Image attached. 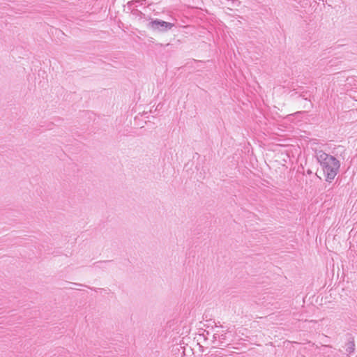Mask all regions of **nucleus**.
Returning <instances> with one entry per match:
<instances>
[{
	"label": "nucleus",
	"instance_id": "nucleus-1",
	"mask_svg": "<svg viewBox=\"0 0 357 357\" xmlns=\"http://www.w3.org/2000/svg\"><path fill=\"white\" fill-rule=\"evenodd\" d=\"M316 158L321 167L326 181L331 183L339 172L340 162L335 156L323 151L317 152Z\"/></svg>",
	"mask_w": 357,
	"mask_h": 357
},
{
	"label": "nucleus",
	"instance_id": "nucleus-2",
	"mask_svg": "<svg viewBox=\"0 0 357 357\" xmlns=\"http://www.w3.org/2000/svg\"><path fill=\"white\" fill-rule=\"evenodd\" d=\"M215 328L217 330L213 335V340L212 342L215 345V347H227L229 344L230 340L227 337V332L222 329V326H218L215 325Z\"/></svg>",
	"mask_w": 357,
	"mask_h": 357
},
{
	"label": "nucleus",
	"instance_id": "nucleus-3",
	"mask_svg": "<svg viewBox=\"0 0 357 357\" xmlns=\"http://www.w3.org/2000/svg\"><path fill=\"white\" fill-rule=\"evenodd\" d=\"M174 26V24L156 19L151 20L149 23V27L153 31L165 32L170 30Z\"/></svg>",
	"mask_w": 357,
	"mask_h": 357
},
{
	"label": "nucleus",
	"instance_id": "nucleus-4",
	"mask_svg": "<svg viewBox=\"0 0 357 357\" xmlns=\"http://www.w3.org/2000/svg\"><path fill=\"white\" fill-rule=\"evenodd\" d=\"M346 340L347 342L345 344V350L348 354H352L355 351L354 338L349 333L346 335Z\"/></svg>",
	"mask_w": 357,
	"mask_h": 357
},
{
	"label": "nucleus",
	"instance_id": "nucleus-5",
	"mask_svg": "<svg viewBox=\"0 0 357 357\" xmlns=\"http://www.w3.org/2000/svg\"><path fill=\"white\" fill-rule=\"evenodd\" d=\"M67 284L69 285V287H65V289H66L68 290H76V291L80 290L79 289H77V287H75V286H79V284L71 283V282H68Z\"/></svg>",
	"mask_w": 357,
	"mask_h": 357
},
{
	"label": "nucleus",
	"instance_id": "nucleus-6",
	"mask_svg": "<svg viewBox=\"0 0 357 357\" xmlns=\"http://www.w3.org/2000/svg\"><path fill=\"white\" fill-rule=\"evenodd\" d=\"M111 262H112V261H100L96 262L95 264L98 267H101L100 265L107 264H109Z\"/></svg>",
	"mask_w": 357,
	"mask_h": 357
},
{
	"label": "nucleus",
	"instance_id": "nucleus-7",
	"mask_svg": "<svg viewBox=\"0 0 357 357\" xmlns=\"http://www.w3.org/2000/svg\"><path fill=\"white\" fill-rule=\"evenodd\" d=\"M133 4V1H130L128 3V7L130 8V9H131V6Z\"/></svg>",
	"mask_w": 357,
	"mask_h": 357
},
{
	"label": "nucleus",
	"instance_id": "nucleus-8",
	"mask_svg": "<svg viewBox=\"0 0 357 357\" xmlns=\"http://www.w3.org/2000/svg\"><path fill=\"white\" fill-rule=\"evenodd\" d=\"M91 290H93V289H91ZM93 290H99V291H101V290H104V289H102V288H96V289H93Z\"/></svg>",
	"mask_w": 357,
	"mask_h": 357
},
{
	"label": "nucleus",
	"instance_id": "nucleus-9",
	"mask_svg": "<svg viewBox=\"0 0 357 357\" xmlns=\"http://www.w3.org/2000/svg\"><path fill=\"white\" fill-rule=\"evenodd\" d=\"M307 174H312V172L309 169V170H307Z\"/></svg>",
	"mask_w": 357,
	"mask_h": 357
}]
</instances>
